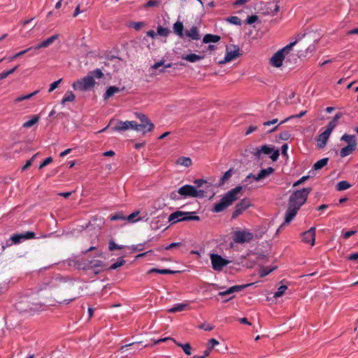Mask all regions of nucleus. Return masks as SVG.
I'll return each instance as SVG.
<instances>
[{"mask_svg":"<svg viewBox=\"0 0 358 358\" xmlns=\"http://www.w3.org/2000/svg\"><path fill=\"white\" fill-rule=\"evenodd\" d=\"M18 66H15V67H13V69H11L9 71H3L0 73V80H3V79H5L6 78H7L9 75L12 74L13 73H14L17 69Z\"/></svg>","mask_w":358,"mask_h":358,"instance_id":"50","label":"nucleus"},{"mask_svg":"<svg viewBox=\"0 0 358 358\" xmlns=\"http://www.w3.org/2000/svg\"><path fill=\"white\" fill-rule=\"evenodd\" d=\"M214 327H215L213 325H211V324H202L201 325H200L199 327V329H203L205 331H212L214 329Z\"/></svg>","mask_w":358,"mask_h":358,"instance_id":"63","label":"nucleus"},{"mask_svg":"<svg viewBox=\"0 0 358 358\" xmlns=\"http://www.w3.org/2000/svg\"><path fill=\"white\" fill-rule=\"evenodd\" d=\"M250 206V201L248 199H243L238 202L232 213L231 218L235 219Z\"/></svg>","mask_w":358,"mask_h":358,"instance_id":"15","label":"nucleus"},{"mask_svg":"<svg viewBox=\"0 0 358 358\" xmlns=\"http://www.w3.org/2000/svg\"><path fill=\"white\" fill-rule=\"evenodd\" d=\"M75 98L74 94L71 91H68L62 99L61 103L64 105L66 102H72L74 101Z\"/></svg>","mask_w":358,"mask_h":358,"instance_id":"39","label":"nucleus"},{"mask_svg":"<svg viewBox=\"0 0 358 358\" xmlns=\"http://www.w3.org/2000/svg\"><path fill=\"white\" fill-rule=\"evenodd\" d=\"M341 141H343L348 143V145L357 143V137L355 135H350V134H345L341 136Z\"/></svg>","mask_w":358,"mask_h":358,"instance_id":"35","label":"nucleus"},{"mask_svg":"<svg viewBox=\"0 0 358 358\" xmlns=\"http://www.w3.org/2000/svg\"><path fill=\"white\" fill-rule=\"evenodd\" d=\"M32 50H33V48L29 47V48H27L26 50L20 51V52L15 54L14 55L11 56L9 59H10V61H13L14 59H17V57L24 55L27 52L32 51Z\"/></svg>","mask_w":358,"mask_h":358,"instance_id":"47","label":"nucleus"},{"mask_svg":"<svg viewBox=\"0 0 358 358\" xmlns=\"http://www.w3.org/2000/svg\"><path fill=\"white\" fill-rule=\"evenodd\" d=\"M255 159L259 160L261 158L262 154L270 155V158L273 162H276L278 159L280 155V151L278 149H275L273 145H264L262 147H257L253 148V151L250 152Z\"/></svg>","mask_w":358,"mask_h":358,"instance_id":"6","label":"nucleus"},{"mask_svg":"<svg viewBox=\"0 0 358 358\" xmlns=\"http://www.w3.org/2000/svg\"><path fill=\"white\" fill-rule=\"evenodd\" d=\"M274 169L272 167H268L266 169H262L259 173L255 178L256 181H259L260 180L264 179L267 178L269 175L274 172Z\"/></svg>","mask_w":358,"mask_h":358,"instance_id":"27","label":"nucleus"},{"mask_svg":"<svg viewBox=\"0 0 358 358\" xmlns=\"http://www.w3.org/2000/svg\"><path fill=\"white\" fill-rule=\"evenodd\" d=\"M210 260L213 268H222L231 262V261L223 258L221 255L217 254H211Z\"/></svg>","mask_w":358,"mask_h":358,"instance_id":"14","label":"nucleus"},{"mask_svg":"<svg viewBox=\"0 0 358 358\" xmlns=\"http://www.w3.org/2000/svg\"><path fill=\"white\" fill-rule=\"evenodd\" d=\"M62 79L60 78L58 80L55 81L52 83H51L50 85V88L48 90V92L50 93V92H53L58 87L59 84L62 82Z\"/></svg>","mask_w":358,"mask_h":358,"instance_id":"59","label":"nucleus"},{"mask_svg":"<svg viewBox=\"0 0 358 358\" xmlns=\"http://www.w3.org/2000/svg\"><path fill=\"white\" fill-rule=\"evenodd\" d=\"M125 220H126V217L120 213H115V215H113L110 216V220H112V221Z\"/></svg>","mask_w":358,"mask_h":358,"instance_id":"60","label":"nucleus"},{"mask_svg":"<svg viewBox=\"0 0 358 358\" xmlns=\"http://www.w3.org/2000/svg\"><path fill=\"white\" fill-rule=\"evenodd\" d=\"M125 260L123 257H119L114 263L110 265L107 268H118L125 264Z\"/></svg>","mask_w":358,"mask_h":358,"instance_id":"44","label":"nucleus"},{"mask_svg":"<svg viewBox=\"0 0 358 358\" xmlns=\"http://www.w3.org/2000/svg\"><path fill=\"white\" fill-rule=\"evenodd\" d=\"M87 75L91 76L94 80V78L100 79L103 76V73L101 69H96L94 71H90Z\"/></svg>","mask_w":358,"mask_h":358,"instance_id":"43","label":"nucleus"},{"mask_svg":"<svg viewBox=\"0 0 358 358\" xmlns=\"http://www.w3.org/2000/svg\"><path fill=\"white\" fill-rule=\"evenodd\" d=\"M315 230L316 228L312 227L308 231L303 232L302 234L303 241L307 243H311V245H313L315 241Z\"/></svg>","mask_w":358,"mask_h":358,"instance_id":"17","label":"nucleus"},{"mask_svg":"<svg viewBox=\"0 0 358 358\" xmlns=\"http://www.w3.org/2000/svg\"><path fill=\"white\" fill-rule=\"evenodd\" d=\"M240 48L238 45H232L230 47L227 46V52L223 61L220 62V64H224L229 62L239 57Z\"/></svg>","mask_w":358,"mask_h":358,"instance_id":"13","label":"nucleus"},{"mask_svg":"<svg viewBox=\"0 0 358 358\" xmlns=\"http://www.w3.org/2000/svg\"><path fill=\"white\" fill-rule=\"evenodd\" d=\"M189 308V306L185 303H178L173 306L171 309H169L170 313H176L185 310L186 309Z\"/></svg>","mask_w":358,"mask_h":358,"instance_id":"36","label":"nucleus"},{"mask_svg":"<svg viewBox=\"0 0 358 358\" xmlns=\"http://www.w3.org/2000/svg\"><path fill=\"white\" fill-rule=\"evenodd\" d=\"M351 187V185L345 180L340 181L336 185V190L337 191H343Z\"/></svg>","mask_w":358,"mask_h":358,"instance_id":"42","label":"nucleus"},{"mask_svg":"<svg viewBox=\"0 0 358 358\" xmlns=\"http://www.w3.org/2000/svg\"><path fill=\"white\" fill-rule=\"evenodd\" d=\"M58 38H59V34H55V35L49 37L48 38L43 41L41 43H40L37 45L31 46V48H33V50H37L40 48H47L49 45H50L52 43H53V42L55 41L58 39Z\"/></svg>","mask_w":358,"mask_h":358,"instance_id":"21","label":"nucleus"},{"mask_svg":"<svg viewBox=\"0 0 358 358\" xmlns=\"http://www.w3.org/2000/svg\"><path fill=\"white\" fill-rule=\"evenodd\" d=\"M185 36L189 37L192 41H198L201 38L199 30L197 27L192 26L190 29L185 30Z\"/></svg>","mask_w":358,"mask_h":358,"instance_id":"22","label":"nucleus"},{"mask_svg":"<svg viewBox=\"0 0 358 358\" xmlns=\"http://www.w3.org/2000/svg\"><path fill=\"white\" fill-rule=\"evenodd\" d=\"M330 134L326 131H323L317 138V147L318 148H323L327 145V142L329 138Z\"/></svg>","mask_w":358,"mask_h":358,"instance_id":"24","label":"nucleus"},{"mask_svg":"<svg viewBox=\"0 0 358 358\" xmlns=\"http://www.w3.org/2000/svg\"><path fill=\"white\" fill-rule=\"evenodd\" d=\"M287 289V286L286 285H281L278 287V291L274 293V298H279L282 296L285 291Z\"/></svg>","mask_w":358,"mask_h":358,"instance_id":"46","label":"nucleus"},{"mask_svg":"<svg viewBox=\"0 0 358 358\" xmlns=\"http://www.w3.org/2000/svg\"><path fill=\"white\" fill-rule=\"evenodd\" d=\"M306 113V111H301L300 113L299 114H296V115H292V116H289L288 117H287L286 119H285L283 121H282L279 124H282L286 122H287L290 119H293V118H300L301 117H303L305 114Z\"/></svg>","mask_w":358,"mask_h":358,"instance_id":"54","label":"nucleus"},{"mask_svg":"<svg viewBox=\"0 0 358 358\" xmlns=\"http://www.w3.org/2000/svg\"><path fill=\"white\" fill-rule=\"evenodd\" d=\"M258 20V16L256 15H252L250 16H248L246 19V24H252L255 23Z\"/></svg>","mask_w":358,"mask_h":358,"instance_id":"58","label":"nucleus"},{"mask_svg":"<svg viewBox=\"0 0 358 358\" xmlns=\"http://www.w3.org/2000/svg\"><path fill=\"white\" fill-rule=\"evenodd\" d=\"M128 124L129 125V129H134L135 131H143V134H145L146 132V131L145 130L144 124H139L136 121H129Z\"/></svg>","mask_w":358,"mask_h":358,"instance_id":"33","label":"nucleus"},{"mask_svg":"<svg viewBox=\"0 0 358 358\" xmlns=\"http://www.w3.org/2000/svg\"><path fill=\"white\" fill-rule=\"evenodd\" d=\"M159 5V1L157 0H150L148 1L145 6V7H157Z\"/></svg>","mask_w":358,"mask_h":358,"instance_id":"62","label":"nucleus"},{"mask_svg":"<svg viewBox=\"0 0 358 358\" xmlns=\"http://www.w3.org/2000/svg\"><path fill=\"white\" fill-rule=\"evenodd\" d=\"M296 43V41L291 42L289 44L280 49L283 54L285 55L289 53V52L292 49L293 46Z\"/></svg>","mask_w":358,"mask_h":358,"instance_id":"53","label":"nucleus"},{"mask_svg":"<svg viewBox=\"0 0 358 358\" xmlns=\"http://www.w3.org/2000/svg\"><path fill=\"white\" fill-rule=\"evenodd\" d=\"M39 120V117L38 116H33L31 119L26 121L22 127L24 128H30L33 125H34Z\"/></svg>","mask_w":358,"mask_h":358,"instance_id":"45","label":"nucleus"},{"mask_svg":"<svg viewBox=\"0 0 358 358\" xmlns=\"http://www.w3.org/2000/svg\"><path fill=\"white\" fill-rule=\"evenodd\" d=\"M39 277V292H43L48 289L52 291L50 299L47 297V300L52 301L53 299L54 301L59 304H69L80 296V286L69 278L53 273L48 274L40 273Z\"/></svg>","mask_w":358,"mask_h":358,"instance_id":"1","label":"nucleus"},{"mask_svg":"<svg viewBox=\"0 0 358 358\" xmlns=\"http://www.w3.org/2000/svg\"><path fill=\"white\" fill-rule=\"evenodd\" d=\"M38 155V153L35 154L34 156L31 157V158L30 159L27 161L26 164L24 165V166L22 169V171L27 170V169H29L31 166L34 159L36 157V156Z\"/></svg>","mask_w":358,"mask_h":358,"instance_id":"55","label":"nucleus"},{"mask_svg":"<svg viewBox=\"0 0 358 358\" xmlns=\"http://www.w3.org/2000/svg\"><path fill=\"white\" fill-rule=\"evenodd\" d=\"M62 266L64 267H74L76 268H80L81 264L76 258H72L63 262Z\"/></svg>","mask_w":358,"mask_h":358,"instance_id":"29","label":"nucleus"},{"mask_svg":"<svg viewBox=\"0 0 358 358\" xmlns=\"http://www.w3.org/2000/svg\"><path fill=\"white\" fill-rule=\"evenodd\" d=\"M312 187H305L294 191L289 196L288 205L299 209L306 202L308 194L312 192Z\"/></svg>","mask_w":358,"mask_h":358,"instance_id":"5","label":"nucleus"},{"mask_svg":"<svg viewBox=\"0 0 358 358\" xmlns=\"http://www.w3.org/2000/svg\"><path fill=\"white\" fill-rule=\"evenodd\" d=\"M125 89L124 87H118L115 86H110L107 88L106 91L103 94V99L106 100L115 95L117 93L124 91Z\"/></svg>","mask_w":358,"mask_h":358,"instance_id":"23","label":"nucleus"},{"mask_svg":"<svg viewBox=\"0 0 358 358\" xmlns=\"http://www.w3.org/2000/svg\"><path fill=\"white\" fill-rule=\"evenodd\" d=\"M242 186H237L231 190L228 191L220 200V201L215 204L212 211L214 213H220L230 206L238 197V194L241 191Z\"/></svg>","mask_w":358,"mask_h":358,"instance_id":"4","label":"nucleus"},{"mask_svg":"<svg viewBox=\"0 0 358 358\" xmlns=\"http://www.w3.org/2000/svg\"><path fill=\"white\" fill-rule=\"evenodd\" d=\"M285 57V55L279 50L271 58V64L275 67H280Z\"/></svg>","mask_w":358,"mask_h":358,"instance_id":"19","label":"nucleus"},{"mask_svg":"<svg viewBox=\"0 0 358 358\" xmlns=\"http://www.w3.org/2000/svg\"><path fill=\"white\" fill-rule=\"evenodd\" d=\"M337 123H335L334 121H330L326 127V129L324 131L328 132L331 134L332 131L334 129V128L336 127Z\"/></svg>","mask_w":358,"mask_h":358,"instance_id":"56","label":"nucleus"},{"mask_svg":"<svg viewBox=\"0 0 358 358\" xmlns=\"http://www.w3.org/2000/svg\"><path fill=\"white\" fill-rule=\"evenodd\" d=\"M290 137H291V134H290L289 131H282L279 134V138L282 141H287L290 138Z\"/></svg>","mask_w":358,"mask_h":358,"instance_id":"57","label":"nucleus"},{"mask_svg":"<svg viewBox=\"0 0 358 358\" xmlns=\"http://www.w3.org/2000/svg\"><path fill=\"white\" fill-rule=\"evenodd\" d=\"M46 298L42 292H39L38 286L36 292L20 296L15 303V308L22 315L31 316L43 310L46 302L50 303L51 301Z\"/></svg>","mask_w":358,"mask_h":358,"instance_id":"2","label":"nucleus"},{"mask_svg":"<svg viewBox=\"0 0 358 358\" xmlns=\"http://www.w3.org/2000/svg\"><path fill=\"white\" fill-rule=\"evenodd\" d=\"M129 121H117L115 126L112 127L113 131H126L129 129V125L128 124Z\"/></svg>","mask_w":358,"mask_h":358,"instance_id":"30","label":"nucleus"},{"mask_svg":"<svg viewBox=\"0 0 358 358\" xmlns=\"http://www.w3.org/2000/svg\"><path fill=\"white\" fill-rule=\"evenodd\" d=\"M173 32L178 36L181 38H184L185 32H184V26L182 22L177 21L173 24Z\"/></svg>","mask_w":358,"mask_h":358,"instance_id":"28","label":"nucleus"},{"mask_svg":"<svg viewBox=\"0 0 358 358\" xmlns=\"http://www.w3.org/2000/svg\"><path fill=\"white\" fill-rule=\"evenodd\" d=\"M181 270H149L147 274H150L152 273H157L159 274H174L176 273H180Z\"/></svg>","mask_w":358,"mask_h":358,"instance_id":"38","label":"nucleus"},{"mask_svg":"<svg viewBox=\"0 0 358 358\" xmlns=\"http://www.w3.org/2000/svg\"><path fill=\"white\" fill-rule=\"evenodd\" d=\"M136 117L141 121L139 124L145 125V130L146 131H151L154 128V124L150 122L149 118L143 113H136Z\"/></svg>","mask_w":358,"mask_h":358,"instance_id":"20","label":"nucleus"},{"mask_svg":"<svg viewBox=\"0 0 358 358\" xmlns=\"http://www.w3.org/2000/svg\"><path fill=\"white\" fill-rule=\"evenodd\" d=\"M173 341L179 347L182 348V349L183 350L184 352L187 355H190L192 354V352H191V350H192V347L190 345L189 343H185V344H182V343H178L176 340H173Z\"/></svg>","mask_w":358,"mask_h":358,"instance_id":"41","label":"nucleus"},{"mask_svg":"<svg viewBox=\"0 0 358 358\" xmlns=\"http://www.w3.org/2000/svg\"><path fill=\"white\" fill-rule=\"evenodd\" d=\"M81 253L85 255L83 260L88 268H96L98 267H106L107 265L101 259H96L95 257L103 258V252L96 246H91L88 249L82 251Z\"/></svg>","mask_w":358,"mask_h":358,"instance_id":"3","label":"nucleus"},{"mask_svg":"<svg viewBox=\"0 0 358 358\" xmlns=\"http://www.w3.org/2000/svg\"><path fill=\"white\" fill-rule=\"evenodd\" d=\"M328 157L322 158L313 164V169L315 171L320 170L322 169L324 166H325L328 164Z\"/></svg>","mask_w":358,"mask_h":358,"instance_id":"34","label":"nucleus"},{"mask_svg":"<svg viewBox=\"0 0 358 358\" xmlns=\"http://www.w3.org/2000/svg\"><path fill=\"white\" fill-rule=\"evenodd\" d=\"M203 57H204L203 56H200V55H196L194 53H191V54H189L187 55H182L181 57V58L182 59L187 60L191 63H195L196 62H199V61L201 60L202 59H203Z\"/></svg>","mask_w":358,"mask_h":358,"instance_id":"31","label":"nucleus"},{"mask_svg":"<svg viewBox=\"0 0 358 358\" xmlns=\"http://www.w3.org/2000/svg\"><path fill=\"white\" fill-rule=\"evenodd\" d=\"M53 161L52 158L51 157H49L48 158H46L39 166L38 169H43V167H45V166L50 164V163H52Z\"/></svg>","mask_w":358,"mask_h":358,"instance_id":"61","label":"nucleus"},{"mask_svg":"<svg viewBox=\"0 0 358 358\" xmlns=\"http://www.w3.org/2000/svg\"><path fill=\"white\" fill-rule=\"evenodd\" d=\"M170 33V30L168 28H164L161 26L157 27V34L162 36H167Z\"/></svg>","mask_w":358,"mask_h":358,"instance_id":"51","label":"nucleus"},{"mask_svg":"<svg viewBox=\"0 0 358 358\" xmlns=\"http://www.w3.org/2000/svg\"><path fill=\"white\" fill-rule=\"evenodd\" d=\"M36 234L33 231H26L22 234H15L12 235L9 239V241H10L11 243H8V245H10L11 244H18L25 240L34 238Z\"/></svg>","mask_w":358,"mask_h":358,"instance_id":"12","label":"nucleus"},{"mask_svg":"<svg viewBox=\"0 0 358 358\" xmlns=\"http://www.w3.org/2000/svg\"><path fill=\"white\" fill-rule=\"evenodd\" d=\"M145 24L144 22H131L129 27L134 28L136 31H138L143 27H144Z\"/></svg>","mask_w":358,"mask_h":358,"instance_id":"52","label":"nucleus"},{"mask_svg":"<svg viewBox=\"0 0 358 358\" xmlns=\"http://www.w3.org/2000/svg\"><path fill=\"white\" fill-rule=\"evenodd\" d=\"M193 214H194V212L177 210L171 213L168 220L169 222H172L173 224L184 221H199L200 217L197 215H193Z\"/></svg>","mask_w":358,"mask_h":358,"instance_id":"7","label":"nucleus"},{"mask_svg":"<svg viewBox=\"0 0 358 358\" xmlns=\"http://www.w3.org/2000/svg\"><path fill=\"white\" fill-rule=\"evenodd\" d=\"M226 20L235 25H241V20L237 16H230Z\"/></svg>","mask_w":358,"mask_h":358,"instance_id":"49","label":"nucleus"},{"mask_svg":"<svg viewBox=\"0 0 358 358\" xmlns=\"http://www.w3.org/2000/svg\"><path fill=\"white\" fill-rule=\"evenodd\" d=\"M123 245H119L116 244L113 239L110 240L108 243V249L110 251H113L114 250H121L123 249Z\"/></svg>","mask_w":358,"mask_h":358,"instance_id":"48","label":"nucleus"},{"mask_svg":"<svg viewBox=\"0 0 358 358\" xmlns=\"http://www.w3.org/2000/svg\"><path fill=\"white\" fill-rule=\"evenodd\" d=\"M178 192L184 197H194L196 188L190 185H185L178 189Z\"/></svg>","mask_w":358,"mask_h":358,"instance_id":"18","label":"nucleus"},{"mask_svg":"<svg viewBox=\"0 0 358 358\" xmlns=\"http://www.w3.org/2000/svg\"><path fill=\"white\" fill-rule=\"evenodd\" d=\"M253 238V234L251 232L245 230H238L234 231L233 235V240L236 243H244L250 242Z\"/></svg>","mask_w":358,"mask_h":358,"instance_id":"11","label":"nucleus"},{"mask_svg":"<svg viewBox=\"0 0 358 358\" xmlns=\"http://www.w3.org/2000/svg\"><path fill=\"white\" fill-rule=\"evenodd\" d=\"M357 143H353L343 148L340 151V156L341 157H345L350 155L357 149Z\"/></svg>","mask_w":358,"mask_h":358,"instance_id":"25","label":"nucleus"},{"mask_svg":"<svg viewBox=\"0 0 358 358\" xmlns=\"http://www.w3.org/2000/svg\"><path fill=\"white\" fill-rule=\"evenodd\" d=\"M180 196L181 195L178 192V191H173V192L170 193V198H171V199H173V200H179V199H180Z\"/></svg>","mask_w":358,"mask_h":358,"instance_id":"64","label":"nucleus"},{"mask_svg":"<svg viewBox=\"0 0 358 358\" xmlns=\"http://www.w3.org/2000/svg\"><path fill=\"white\" fill-rule=\"evenodd\" d=\"M176 163L185 167H189L192 165V159L188 157H180L177 159Z\"/></svg>","mask_w":358,"mask_h":358,"instance_id":"37","label":"nucleus"},{"mask_svg":"<svg viewBox=\"0 0 358 358\" xmlns=\"http://www.w3.org/2000/svg\"><path fill=\"white\" fill-rule=\"evenodd\" d=\"M96 82L91 76L87 75L86 76L77 80L72 84V87L74 90H79L81 92H87L92 90L95 86Z\"/></svg>","mask_w":358,"mask_h":358,"instance_id":"8","label":"nucleus"},{"mask_svg":"<svg viewBox=\"0 0 358 358\" xmlns=\"http://www.w3.org/2000/svg\"><path fill=\"white\" fill-rule=\"evenodd\" d=\"M173 66L172 63H168L164 64V60L161 59L160 61L155 63L151 66V69H159V73L165 72V69L167 68H170Z\"/></svg>","mask_w":358,"mask_h":358,"instance_id":"26","label":"nucleus"},{"mask_svg":"<svg viewBox=\"0 0 358 358\" xmlns=\"http://www.w3.org/2000/svg\"><path fill=\"white\" fill-rule=\"evenodd\" d=\"M220 40V36L211 34H206L203 38V43H217Z\"/></svg>","mask_w":358,"mask_h":358,"instance_id":"32","label":"nucleus"},{"mask_svg":"<svg viewBox=\"0 0 358 358\" xmlns=\"http://www.w3.org/2000/svg\"><path fill=\"white\" fill-rule=\"evenodd\" d=\"M252 285V283H248V284H245V285H234V286H232V287L228 288L227 289H226L224 291L220 292L218 293V296H228L229 297L224 301V302H227L234 297V296L233 295V294L234 292H241L245 288H246Z\"/></svg>","mask_w":358,"mask_h":358,"instance_id":"9","label":"nucleus"},{"mask_svg":"<svg viewBox=\"0 0 358 358\" xmlns=\"http://www.w3.org/2000/svg\"><path fill=\"white\" fill-rule=\"evenodd\" d=\"M232 172L233 169H230L224 173V175L220 180L219 186L223 185L231 177Z\"/></svg>","mask_w":358,"mask_h":358,"instance_id":"40","label":"nucleus"},{"mask_svg":"<svg viewBox=\"0 0 358 358\" xmlns=\"http://www.w3.org/2000/svg\"><path fill=\"white\" fill-rule=\"evenodd\" d=\"M299 210V208L288 205V207L285 211V221L277 229V234L279 233L287 224H289L292 221Z\"/></svg>","mask_w":358,"mask_h":358,"instance_id":"10","label":"nucleus"},{"mask_svg":"<svg viewBox=\"0 0 358 358\" xmlns=\"http://www.w3.org/2000/svg\"><path fill=\"white\" fill-rule=\"evenodd\" d=\"M17 281V279L14 280L13 278H10L6 272L0 271V294L4 292L7 285L10 282H15Z\"/></svg>","mask_w":358,"mask_h":358,"instance_id":"16","label":"nucleus"}]
</instances>
